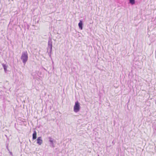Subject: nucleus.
<instances>
[{"label": "nucleus", "instance_id": "nucleus-1", "mask_svg": "<svg viewBox=\"0 0 156 156\" xmlns=\"http://www.w3.org/2000/svg\"><path fill=\"white\" fill-rule=\"evenodd\" d=\"M21 59L22 60L23 63L25 64L28 59V55L27 51L23 52Z\"/></svg>", "mask_w": 156, "mask_h": 156}, {"label": "nucleus", "instance_id": "nucleus-2", "mask_svg": "<svg viewBox=\"0 0 156 156\" xmlns=\"http://www.w3.org/2000/svg\"><path fill=\"white\" fill-rule=\"evenodd\" d=\"M80 109V104L78 101H76L73 108V110L75 112H79Z\"/></svg>", "mask_w": 156, "mask_h": 156}, {"label": "nucleus", "instance_id": "nucleus-3", "mask_svg": "<svg viewBox=\"0 0 156 156\" xmlns=\"http://www.w3.org/2000/svg\"><path fill=\"white\" fill-rule=\"evenodd\" d=\"M43 143V140L41 137H39L37 139V143L39 145H41Z\"/></svg>", "mask_w": 156, "mask_h": 156}, {"label": "nucleus", "instance_id": "nucleus-4", "mask_svg": "<svg viewBox=\"0 0 156 156\" xmlns=\"http://www.w3.org/2000/svg\"><path fill=\"white\" fill-rule=\"evenodd\" d=\"M37 138V132L36 131H34L33 134V139L35 140Z\"/></svg>", "mask_w": 156, "mask_h": 156}, {"label": "nucleus", "instance_id": "nucleus-5", "mask_svg": "<svg viewBox=\"0 0 156 156\" xmlns=\"http://www.w3.org/2000/svg\"><path fill=\"white\" fill-rule=\"evenodd\" d=\"M82 22L81 20H80V22L78 23V26L79 27V28L81 30H82L83 29V27H82Z\"/></svg>", "mask_w": 156, "mask_h": 156}, {"label": "nucleus", "instance_id": "nucleus-6", "mask_svg": "<svg viewBox=\"0 0 156 156\" xmlns=\"http://www.w3.org/2000/svg\"><path fill=\"white\" fill-rule=\"evenodd\" d=\"M129 2L132 5L134 4L135 3V0H130Z\"/></svg>", "mask_w": 156, "mask_h": 156}, {"label": "nucleus", "instance_id": "nucleus-7", "mask_svg": "<svg viewBox=\"0 0 156 156\" xmlns=\"http://www.w3.org/2000/svg\"><path fill=\"white\" fill-rule=\"evenodd\" d=\"M3 67H4V70H6V68L5 66V65H3Z\"/></svg>", "mask_w": 156, "mask_h": 156}]
</instances>
